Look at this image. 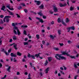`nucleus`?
I'll list each match as a JSON object with an SVG mask.
<instances>
[{
	"mask_svg": "<svg viewBox=\"0 0 79 79\" xmlns=\"http://www.w3.org/2000/svg\"><path fill=\"white\" fill-rule=\"evenodd\" d=\"M41 12H42V11H40V12L38 13V15H40V16H42L43 15L42 14V13H41Z\"/></svg>",
	"mask_w": 79,
	"mask_h": 79,
	"instance_id": "25",
	"label": "nucleus"
},
{
	"mask_svg": "<svg viewBox=\"0 0 79 79\" xmlns=\"http://www.w3.org/2000/svg\"><path fill=\"white\" fill-rule=\"evenodd\" d=\"M2 52H4L5 53L6 55H9V53H7V52H6V51H5V49H3L2 50Z\"/></svg>",
	"mask_w": 79,
	"mask_h": 79,
	"instance_id": "15",
	"label": "nucleus"
},
{
	"mask_svg": "<svg viewBox=\"0 0 79 79\" xmlns=\"http://www.w3.org/2000/svg\"><path fill=\"white\" fill-rule=\"evenodd\" d=\"M70 29H71V30H74L75 29V28H74V27H70Z\"/></svg>",
	"mask_w": 79,
	"mask_h": 79,
	"instance_id": "23",
	"label": "nucleus"
},
{
	"mask_svg": "<svg viewBox=\"0 0 79 79\" xmlns=\"http://www.w3.org/2000/svg\"><path fill=\"white\" fill-rule=\"evenodd\" d=\"M13 31L15 34H16V35H19L21 34V32L19 31V30L17 27H14Z\"/></svg>",
	"mask_w": 79,
	"mask_h": 79,
	"instance_id": "1",
	"label": "nucleus"
},
{
	"mask_svg": "<svg viewBox=\"0 0 79 79\" xmlns=\"http://www.w3.org/2000/svg\"><path fill=\"white\" fill-rule=\"evenodd\" d=\"M48 60L49 61H51L52 60V58L51 57H48Z\"/></svg>",
	"mask_w": 79,
	"mask_h": 79,
	"instance_id": "40",
	"label": "nucleus"
},
{
	"mask_svg": "<svg viewBox=\"0 0 79 79\" xmlns=\"http://www.w3.org/2000/svg\"><path fill=\"white\" fill-rule=\"evenodd\" d=\"M3 24V20L1 19L0 21V24Z\"/></svg>",
	"mask_w": 79,
	"mask_h": 79,
	"instance_id": "27",
	"label": "nucleus"
},
{
	"mask_svg": "<svg viewBox=\"0 0 79 79\" xmlns=\"http://www.w3.org/2000/svg\"><path fill=\"white\" fill-rule=\"evenodd\" d=\"M36 37L38 40V39H39V35L38 34L36 35Z\"/></svg>",
	"mask_w": 79,
	"mask_h": 79,
	"instance_id": "24",
	"label": "nucleus"
},
{
	"mask_svg": "<svg viewBox=\"0 0 79 79\" xmlns=\"http://www.w3.org/2000/svg\"><path fill=\"white\" fill-rule=\"evenodd\" d=\"M16 24H18V23H16L15 24V23H12V26H13L14 27H15V25H16Z\"/></svg>",
	"mask_w": 79,
	"mask_h": 79,
	"instance_id": "38",
	"label": "nucleus"
},
{
	"mask_svg": "<svg viewBox=\"0 0 79 79\" xmlns=\"http://www.w3.org/2000/svg\"><path fill=\"white\" fill-rule=\"evenodd\" d=\"M13 61L14 62L16 63V62H17V60H16V58H14L13 59Z\"/></svg>",
	"mask_w": 79,
	"mask_h": 79,
	"instance_id": "30",
	"label": "nucleus"
},
{
	"mask_svg": "<svg viewBox=\"0 0 79 79\" xmlns=\"http://www.w3.org/2000/svg\"><path fill=\"white\" fill-rule=\"evenodd\" d=\"M62 54L64 55H67L68 56H69L70 58L72 59H76V57L75 56H70L69 54H68V52H62Z\"/></svg>",
	"mask_w": 79,
	"mask_h": 79,
	"instance_id": "3",
	"label": "nucleus"
},
{
	"mask_svg": "<svg viewBox=\"0 0 79 79\" xmlns=\"http://www.w3.org/2000/svg\"><path fill=\"white\" fill-rule=\"evenodd\" d=\"M17 55L18 56H21V55H22V54L21 53H20L19 52H17Z\"/></svg>",
	"mask_w": 79,
	"mask_h": 79,
	"instance_id": "20",
	"label": "nucleus"
},
{
	"mask_svg": "<svg viewBox=\"0 0 79 79\" xmlns=\"http://www.w3.org/2000/svg\"><path fill=\"white\" fill-rule=\"evenodd\" d=\"M70 29L71 28H70V27L68 28H67V32H70Z\"/></svg>",
	"mask_w": 79,
	"mask_h": 79,
	"instance_id": "34",
	"label": "nucleus"
},
{
	"mask_svg": "<svg viewBox=\"0 0 79 79\" xmlns=\"http://www.w3.org/2000/svg\"><path fill=\"white\" fill-rule=\"evenodd\" d=\"M21 5L22 6H26V5L25 3H22L21 4Z\"/></svg>",
	"mask_w": 79,
	"mask_h": 79,
	"instance_id": "33",
	"label": "nucleus"
},
{
	"mask_svg": "<svg viewBox=\"0 0 79 79\" xmlns=\"http://www.w3.org/2000/svg\"><path fill=\"white\" fill-rule=\"evenodd\" d=\"M49 13L50 14H53V11H52V10H50L49 11Z\"/></svg>",
	"mask_w": 79,
	"mask_h": 79,
	"instance_id": "35",
	"label": "nucleus"
},
{
	"mask_svg": "<svg viewBox=\"0 0 79 79\" xmlns=\"http://www.w3.org/2000/svg\"><path fill=\"white\" fill-rule=\"evenodd\" d=\"M40 74L41 76H42L43 75V73H42V72H40Z\"/></svg>",
	"mask_w": 79,
	"mask_h": 79,
	"instance_id": "59",
	"label": "nucleus"
},
{
	"mask_svg": "<svg viewBox=\"0 0 79 79\" xmlns=\"http://www.w3.org/2000/svg\"><path fill=\"white\" fill-rule=\"evenodd\" d=\"M77 66H79V63H76L74 64V67L75 68H77Z\"/></svg>",
	"mask_w": 79,
	"mask_h": 79,
	"instance_id": "5",
	"label": "nucleus"
},
{
	"mask_svg": "<svg viewBox=\"0 0 79 79\" xmlns=\"http://www.w3.org/2000/svg\"><path fill=\"white\" fill-rule=\"evenodd\" d=\"M53 10L54 12H57V11H58V10L57 9V8H56V7L55 6H54Z\"/></svg>",
	"mask_w": 79,
	"mask_h": 79,
	"instance_id": "14",
	"label": "nucleus"
},
{
	"mask_svg": "<svg viewBox=\"0 0 79 79\" xmlns=\"http://www.w3.org/2000/svg\"><path fill=\"white\" fill-rule=\"evenodd\" d=\"M6 8H8L10 10H14V9L13 7L10 8V5H8L6 6Z\"/></svg>",
	"mask_w": 79,
	"mask_h": 79,
	"instance_id": "7",
	"label": "nucleus"
},
{
	"mask_svg": "<svg viewBox=\"0 0 79 79\" xmlns=\"http://www.w3.org/2000/svg\"><path fill=\"white\" fill-rule=\"evenodd\" d=\"M69 19H68V18H67L66 19V23H68L69 22Z\"/></svg>",
	"mask_w": 79,
	"mask_h": 79,
	"instance_id": "42",
	"label": "nucleus"
},
{
	"mask_svg": "<svg viewBox=\"0 0 79 79\" xmlns=\"http://www.w3.org/2000/svg\"><path fill=\"white\" fill-rule=\"evenodd\" d=\"M62 24H63L64 25V26H66V23H64V22H63V21L62 22Z\"/></svg>",
	"mask_w": 79,
	"mask_h": 79,
	"instance_id": "41",
	"label": "nucleus"
},
{
	"mask_svg": "<svg viewBox=\"0 0 79 79\" xmlns=\"http://www.w3.org/2000/svg\"><path fill=\"white\" fill-rule=\"evenodd\" d=\"M10 18L11 16H6L4 17V18H6L7 19H9V18Z\"/></svg>",
	"mask_w": 79,
	"mask_h": 79,
	"instance_id": "21",
	"label": "nucleus"
},
{
	"mask_svg": "<svg viewBox=\"0 0 79 79\" xmlns=\"http://www.w3.org/2000/svg\"><path fill=\"white\" fill-rule=\"evenodd\" d=\"M23 44L24 45H28V43L27 42H24Z\"/></svg>",
	"mask_w": 79,
	"mask_h": 79,
	"instance_id": "43",
	"label": "nucleus"
},
{
	"mask_svg": "<svg viewBox=\"0 0 79 79\" xmlns=\"http://www.w3.org/2000/svg\"><path fill=\"white\" fill-rule=\"evenodd\" d=\"M41 54V53H39L38 54H36L35 55L36 57H39V56L40 54Z\"/></svg>",
	"mask_w": 79,
	"mask_h": 79,
	"instance_id": "19",
	"label": "nucleus"
},
{
	"mask_svg": "<svg viewBox=\"0 0 79 79\" xmlns=\"http://www.w3.org/2000/svg\"><path fill=\"white\" fill-rule=\"evenodd\" d=\"M2 10V11H6V9L5 6H2V8H1Z\"/></svg>",
	"mask_w": 79,
	"mask_h": 79,
	"instance_id": "8",
	"label": "nucleus"
},
{
	"mask_svg": "<svg viewBox=\"0 0 79 79\" xmlns=\"http://www.w3.org/2000/svg\"><path fill=\"white\" fill-rule=\"evenodd\" d=\"M28 39L27 38H25V41H27V40Z\"/></svg>",
	"mask_w": 79,
	"mask_h": 79,
	"instance_id": "62",
	"label": "nucleus"
},
{
	"mask_svg": "<svg viewBox=\"0 0 79 79\" xmlns=\"http://www.w3.org/2000/svg\"><path fill=\"white\" fill-rule=\"evenodd\" d=\"M13 40H16V36H15L13 37Z\"/></svg>",
	"mask_w": 79,
	"mask_h": 79,
	"instance_id": "39",
	"label": "nucleus"
},
{
	"mask_svg": "<svg viewBox=\"0 0 79 79\" xmlns=\"http://www.w3.org/2000/svg\"><path fill=\"white\" fill-rule=\"evenodd\" d=\"M66 5V3H65L64 4H63L62 3H59V6L60 7H63V6H65Z\"/></svg>",
	"mask_w": 79,
	"mask_h": 79,
	"instance_id": "9",
	"label": "nucleus"
},
{
	"mask_svg": "<svg viewBox=\"0 0 79 79\" xmlns=\"http://www.w3.org/2000/svg\"><path fill=\"white\" fill-rule=\"evenodd\" d=\"M60 69L61 70H62V71H63V70H64L63 69V68L62 67H60Z\"/></svg>",
	"mask_w": 79,
	"mask_h": 79,
	"instance_id": "55",
	"label": "nucleus"
},
{
	"mask_svg": "<svg viewBox=\"0 0 79 79\" xmlns=\"http://www.w3.org/2000/svg\"><path fill=\"white\" fill-rule=\"evenodd\" d=\"M70 10L71 11H72L74 10V7H73V6H71L70 7Z\"/></svg>",
	"mask_w": 79,
	"mask_h": 79,
	"instance_id": "36",
	"label": "nucleus"
},
{
	"mask_svg": "<svg viewBox=\"0 0 79 79\" xmlns=\"http://www.w3.org/2000/svg\"><path fill=\"white\" fill-rule=\"evenodd\" d=\"M60 73H61L62 74H63V75H64V73L63 72V71H61V70H60Z\"/></svg>",
	"mask_w": 79,
	"mask_h": 79,
	"instance_id": "26",
	"label": "nucleus"
},
{
	"mask_svg": "<svg viewBox=\"0 0 79 79\" xmlns=\"http://www.w3.org/2000/svg\"><path fill=\"white\" fill-rule=\"evenodd\" d=\"M23 34L24 35H27V32H26V31L24 30L23 31Z\"/></svg>",
	"mask_w": 79,
	"mask_h": 79,
	"instance_id": "28",
	"label": "nucleus"
},
{
	"mask_svg": "<svg viewBox=\"0 0 79 79\" xmlns=\"http://www.w3.org/2000/svg\"><path fill=\"white\" fill-rule=\"evenodd\" d=\"M21 8H22V7H21V6L18 8V10H21Z\"/></svg>",
	"mask_w": 79,
	"mask_h": 79,
	"instance_id": "56",
	"label": "nucleus"
},
{
	"mask_svg": "<svg viewBox=\"0 0 79 79\" xmlns=\"http://www.w3.org/2000/svg\"><path fill=\"white\" fill-rule=\"evenodd\" d=\"M3 17H4V16L3 15H0V18H3Z\"/></svg>",
	"mask_w": 79,
	"mask_h": 79,
	"instance_id": "49",
	"label": "nucleus"
},
{
	"mask_svg": "<svg viewBox=\"0 0 79 79\" xmlns=\"http://www.w3.org/2000/svg\"><path fill=\"white\" fill-rule=\"evenodd\" d=\"M17 47V44H15L14 45V47L15 50H18V48H17V47Z\"/></svg>",
	"mask_w": 79,
	"mask_h": 79,
	"instance_id": "18",
	"label": "nucleus"
},
{
	"mask_svg": "<svg viewBox=\"0 0 79 79\" xmlns=\"http://www.w3.org/2000/svg\"><path fill=\"white\" fill-rule=\"evenodd\" d=\"M42 43L44 45L45 44V41H43L42 42Z\"/></svg>",
	"mask_w": 79,
	"mask_h": 79,
	"instance_id": "54",
	"label": "nucleus"
},
{
	"mask_svg": "<svg viewBox=\"0 0 79 79\" xmlns=\"http://www.w3.org/2000/svg\"><path fill=\"white\" fill-rule=\"evenodd\" d=\"M49 71V68L48 67L44 71L45 73L47 74V73H48V71Z\"/></svg>",
	"mask_w": 79,
	"mask_h": 79,
	"instance_id": "10",
	"label": "nucleus"
},
{
	"mask_svg": "<svg viewBox=\"0 0 79 79\" xmlns=\"http://www.w3.org/2000/svg\"><path fill=\"white\" fill-rule=\"evenodd\" d=\"M7 11H8L10 15H12V16L14 15V13L13 12L10 11L8 9H7Z\"/></svg>",
	"mask_w": 79,
	"mask_h": 79,
	"instance_id": "13",
	"label": "nucleus"
},
{
	"mask_svg": "<svg viewBox=\"0 0 79 79\" xmlns=\"http://www.w3.org/2000/svg\"><path fill=\"white\" fill-rule=\"evenodd\" d=\"M6 77V75H5L3 77H2L1 79H5Z\"/></svg>",
	"mask_w": 79,
	"mask_h": 79,
	"instance_id": "31",
	"label": "nucleus"
},
{
	"mask_svg": "<svg viewBox=\"0 0 79 79\" xmlns=\"http://www.w3.org/2000/svg\"><path fill=\"white\" fill-rule=\"evenodd\" d=\"M58 33L59 34H61V31L58 30Z\"/></svg>",
	"mask_w": 79,
	"mask_h": 79,
	"instance_id": "47",
	"label": "nucleus"
},
{
	"mask_svg": "<svg viewBox=\"0 0 79 79\" xmlns=\"http://www.w3.org/2000/svg\"><path fill=\"white\" fill-rule=\"evenodd\" d=\"M58 23H61V20H60V18H59L57 20Z\"/></svg>",
	"mask_w": 79,
	"mask_h": 79,
	"instance_id": "37",
	"label": "nucleus"
},
{
	"mask_svg": "<svg viewBox=\"0 0 79 79\" xmlns=\"http://www.w3.org/2000/svg\"><path fill=\"white\" fill-rule=\"evenodd\" d=\"M54 49L55 50H56V51H58V50H59V48H54Z\"/></svg>",
	"mask_w": 79,
	"mask_h": 79,
	"instance_id": "29",
	"label": "nucleus"
},
{
	"mask_svg": "<svg viewBox=\"0 0 79 79\" xmlns=\"http://www.w3.org/2000/svg\"><path fill=\"white\" fill-rule=\"evenodd\" d=\"M19 74H20V73L19 72H18L17 73V75H19Z\"/></svg>",
	"mask_w": 79,
	"mask_h": 79,
	"instance_id": "57",
	"label": "nucleus"
},
{
	"mask_svg": "<svg viewBox=\"0 0 79 79\" xmlns=\"http://www.w3.org/2000/svg\"><path fill=\"white\" fill-rule=\"evenodd\" d=\"M77 77H78V75L75 76L74 77V79H76Z\"/></svg>",
	"mask_w": 79,
	"mask_h": 79,
	"instance_id": "52",
	"label": "nucleus"
},
{
	"mask_svg": "<svg viewBox=\"0 0 79 79\" xmlns=\"http://www.w3.org/2000/svg\"><path fill=\"white\" fill-rule=\"evenodd\" d=\"M58 73V71H56L54 73L55 74H57Z\"/></svg>",
	"mask_w": 79,
	"mask_h": 79,
	"instance_id": "63",
	"label": "nucleus"
},
{
	"mask_svg": "<svg viewBox=\"0 0 79 79\" xmlns=\"http://www.w3.org/2000/svg\"><path fill=\"white\" fill-rule=\"evenodd\" d=\"M48 60H47L45 63H44L45 66L47 65V64H48Z\"/></svg>",
	"mask_w": 79,
	"mask_h": 79,
	"instance_id": "32",
	"label": "nucleus"
},
{
	"mask_svg": "<svg viewBox=\"0 0 79 79\" xmlns=\"http://www.w3.org/2000/svg\"><path fill=\"white\" fill-rule=\"evenodd\" d=\"M10 56H13L14 57H16V55L13 53H11L10 54Z\"/></svg>",
	"mask_w": 79,
	"mask_h": 79,
	"instance_id": "16",
	"label": "nucleus"
},
{
	"mask_svg": "<svg viewBox=\"0 0 79 79\" xmlns=\"http://www.w3.org/2000/svg\"><path fill=\"white\" fill-rule=\"evenodd\" d=\"M24 11L25 12V13H27V10L25 9L24 10Z\"/></svg>",
	"mask_w": 79,
	"mask_h": 79,
	"instance_id": "58",
	"label": "nucleus"
},
{
	"mask_svg": "<svg viewBox=\"0 0 79 79\" xmlns=\"http://www.w3.org/2000/svg\"><path fill=\"white\" fill-rule=\"evenodd\" d=\"M43 18L44 19H46L47 18V16H43Z\"/></svg>",
	"mask_w": 79,
	"mask_h": 79,
	"instance_id": "45",
	"label": "nucleus"
},
{
	"mask_svg": "<svg viewBox=\"0 0 79 79\" xmlns=\"http://www.w3.org/2000/svg\"><path fill=\"white\" fill-rule=\"evenodd\" d=\"M50 37L51 39H54V37H53L52 35H50Z\"/></svg>",
	"mask_w": 79,
	"mask_h": 79,
	"instance_id": "44",
	"label": "nucleus"
},
{
	"mask_svg": "<svg viewBox=\"0 0 79 79\" xmlns=\"http://www.w3.org/2000/svg\"><path fill=\"white\" fill-rule=\"evenodd\" d=\"M9 42H13V40L12 39H10Z\"/></svg>",
	"mask_w": 79,
	"mask_h": 79,
	"instance_id": "46",
	"label": "nucleus"
},
{
	"mask_svg": "<svg viewBox=\"0 0 79 79\" xmlns=\"http://www.w3.org/2000/svg\"><path fill=\"white\" fill-rule=\"evenodd\" d=\"M34 2L35 3H36V4H37V5H39L40 4V2L39 1L35 0Z\"/></svg>",
	"mask_w": 79,
	"mask_h": 79,
	"instance_id": "6",
	"label": "nucleus"
},
{
	"mask_svg": "<svg viewBox=\"0 0 79 79\" xmlns=\"http://www.w3.org/2000/svg\"><path fill=\"white\" fill-rule=\"evenodd\" d=\"M10 69H11V67L9 66L8 68L7 69V71H8V72H9L10 73Z\"/></svg>",
	"mask_w": 79,
	"mask_h": 79,
	"instance_id": "17",
	"label": "nucleus"
},
{
	"mask_svg": "<svg viewBox=\"0 0 79 79\" xmlns=\"http://www.w3.org/2000/svg\"><path fill=\"white\" fill-rule=\"evenodd\" d=\"M61 55L57 54L55 56V57L57 60H60L61 59V60H66V58L64 57L63 56H61Z\"/></svg>",
	"mask_w": 79,
	"mask_h": 79,
	"instance_id": "2",
	"label": "nucleus"
},
{
	"mask_svg": "<svg viewBox=\"0 0 79 79\" xmlns=\"http://www.w3.org/2000/svg\"><path fill=\"white\" fill-rule=\"evenodd\" d=\"M11 51V49H9V50H8V53H10Z\"/></svg>",
	"mask_w": 79,
	"mask_h": 79,
	"instance_id": "51",
	"label": "nucleus"
},
{
	"mask_svg": "<svg viewBox=\"0 0 79 79\" xmlns=\"http://www.w3.org/2000/svg\"><path fill=\"white\" fill-rule=\"evenodd\" d=\"M4 28L3 27H2L1 26H0V29H1V30H2V29H3Z\"/></svg>",
	"mask_w": 79,
	"mask_h": 79,
	"instance_id": "50",
	"label": "nucleus"
},
{
	"mask_svg": "<svg viewBox=\"0 0 79 79\" xmlns=\"http://www.w3.org/2000/svg\"><path fill=\"white\" fill-rule=\"evenodd\" d=\"M30 76H31V74L29 73L28 74V77H31Z\"/></svg>",
	"mask_w": 79,
	"mask_h": 79,
	"instance_id": "60",
	"label": "nucleus"
},
{
	"mask_svg": "<svg viewBox=\"0 0 79 79\" xmlns=\"http://www.w3.org/2000/svg\"><path fill=\"white\" fill-rule=\"evenodd\" d=\"M35 56L34 55H31V54H29L28 55V57H31L33 59H35Z\"/></svg>",
	"mask_w": 79,
	"mask_h": 79,
	"instance_id": "4",
	"label": "nucleus"
},
{
	"mask_svg": "<svg viewBox=\"0 0 79 79\" xmlns=\"http://www.w3.org/2000/svg\"><path fill=\"white\" fill-rule=\"evenodd\" d=\"M25 75H27V74H28V73H27V72H25Z\"/></svg>",
	"mask_w": 79,
	"mask_h": 79,
	"instance_id": "64",
	"label": "nucleus"
},
{
	"mask_svg": "<svg viewBox=\"0 0 79 79\" xmlns=\"http://www.w3.org/2000/svg\"><path fill=\"white\" fill-rule=\"evenodd\" d=\"M3 21L4 23L5 21H6L7 23H8L9 21V19H6L4 18L3 19Z\"/></svg>",
	"mask_w": 79,
	"mask_h": 79,
	"instance_id": "12",
	"label": "nucleus"
},
{
	"mask_svg": "<svg viewBox=\"0 0 79 79\" xmlns=\"http://www.w3.org/2000/svg\"><path fill=\"white\" fill-rule=\"evenodd\" d=\"M59 45H60L61 46H63V44L59 43Z\"/></svg>",
	"mask_w": 79,
	"mask_h": 79,
	"instance_id": "53",
	"label": "nucleus"
},
{
	"mask_svg": "<svg viewBox=\"0 0 79 79\" xmlns=\"http://www.w3.org/2000/svg\"><path fill=\"white\" fill-rule=\"evenodd\" d=\"M16 15H17L18 18H20V16H19V15H18V14H16Z\"/></svg>",
	"mask_w": 79,
	"mask_h": 79,
	"instance_id": "48",
	"label": "nucleus"
},
{
	"mask_svg": "<svg viewBox=\"0 0 79 79\" xmlns=\"http://www.w3.org/2000/svg\"><path fill=\"white\" fill-rule=\"evenodd\" d=\"M40 8L41 9H42L44 8V5H41L40 6H39Z\"/></svg>",
	"mask_w": 79,
	"mask_h": 79,
	"instance_id": "22",
	"label": "nucleus"
},
{
	"mask_svg": "<svg viewBox=\"0 0 79 79\" xmlns=\"http://www.w3.org/2000/svg\"><path fill=\"white\" fill-rule=\"evenodd\" d=\"M2 64L0 63V68H2Z\"/></svg>",
	"mask_w": 79,
	"mask_h": 79,
	"instance_id": "61",
	"label": "nucleus"
},
{
	"mask_svg": "<svg viewBox=\"0 0 79 79\" xmlns=\"http://www.w3.org/2000/svg\"><path fill=\"white\" fill-rule=\"evenodd\" d=\"M36 19H39L40 22H41V23H44V21H43V20H42V19H41L39 17H36Z\"/></svg>",
	"mask_w": 79,
	"mask_h": 79,
	"instance_id": "11",
	"label": "nucleus"
}]
</instances>
